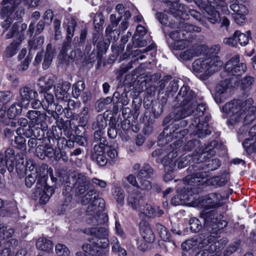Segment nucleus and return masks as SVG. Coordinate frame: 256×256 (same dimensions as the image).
I'll return each mask as SVG.
<instances>
[{"label": "nucleus", "mask_w": 256, "mask_h": 256, "mask_svg": "<svg viewBox=\"0 0 256 256\" xmlns=\"http://www.w3.org/2000/svg\"><path fill=\"white\" fill-rule=\"evenodd\" d=\"M157 18L160 22L164 26H166L170 28H175V22L172 20H169L168 16L164 13L158 12L156 14Z\"/></svg>", "instance_id": "nucleus-35"}, {"label": "nucleus", "mask_w": 256, "mask_h": 256, "mask_svg": "<svg viewBox=\"0 0 256 256\" xmlns=\"http://www.w3.org/2000/svg\"><path fill=\"white\" fill-rule=\"evenodd\" d=\"M26 116L30 120V125L38 126V128L43 130L46 128V115L38 110H30L28 112Z\"/></svg>", "instance_id": "nucleus-16"}, {"label": "nucleus", "mask_w": 256, "mask_h": 256, "mask_svg": "<svg viewBox=\"0 0 256 256\" xmlns=\"http://www.w3.org/2000/svg\"><path fill=\"white\" fill-rule=\"evenodd\" d=\"M12 96L10 91L0 92V104L9 102Z\"/></svg>", "instance_id": "nucleus-52"}, {"label": "nucleus", "mask_w": 256, "mask_h": 256, "mask_svg": "<svg viewBox=\"0 0 256 256\" xmlns=\"http://www.w3.org/2000/svg\"><path fill=\"white\" fill-rule=\"evenodd\" d=\"M20 104L23 107H26L30 102V100L36 98L38 94L37 92L28 87H24L20 90Z\"/></svg>", "instance_id": "nucleus-17"}, {"label": "nucleus", "mask_w": 256, "mask_h": 256, "mask_svg": "<svg viewBox=\"0 0 256 256\" xmlns=\"http://www.w3.org/2000/svg\"><path fill=\"white\" fill-rule=\"evenodd\" d=\"M178 96L184 98L182 102L183 104L187 105L196 106V96L194 92L190 90V88L184 86L180 90Z\"/></svg>", "instance_id": "nucleus-18"}, {"label": "nucleus", "mask_w": 256, "mask_h": 256, "mask_svg": "<svg viewBox=\"0 0 256 256\" xmlns=\"http://www.w3.org/2000/svg\"><path fill=\"white\" fill-rule=\"evenodd\" d=\"M198 144V142L196 140L190 141L184 146V150L186 151H191Z\"/></svg>", "instance_id": "nucleus-61"}, {"label": "nucleus", "mask_w": 256, "mask_h": 256, "mask_svg": "<svg viewBox=\"0 0 256 256\" xmlns=\"http://www.w3.org/2000/svg\"><path fill=\"white\" fill-rule=\"evenodd\" d=\"M153 170L149 166H146L141 169L138 174V184L137 189L144 192L148 191L152 188V184L150 180H148L152 174Z\"/></svg>", "instance_id": "nucleus-15"}, {"label": "nucleus", "mask_w": 256, "mask_h": 256, "mask_svg": "<svg viewBox=\"0 0 256 256\" xmlns=\"http://www.w3.org/2000/svg\"><path fill=\"white\" fill-rule=\"evenodd\" d=\"M208 170H214L217 169L220 166V162L218 159L208 160L206 162Z\"/></svg>", "instance_id": "nucleus-50"}, {"label": "nucleus", "mask_w": 256, "mask_h": 256, "mask_svg": "<svg viewBox=\"0 0 256 256\" xmlns=\"http://www.w3.org/2000/svg\"><path fill=\"white\" fill-rule=\"evenodd\" d=\"M188 13L189 14L192 16L194 19L196 20L201 22L202 21V15L198 12L196 11V10L190 9L188 10Z\"/></svg>", "instance_id": "nucleus-64"}, {"label": "nucleus", "mask_w": 256, "mask_h": 256, "mask_svg": "<svg viewBox=\"0 0 256 256\" xmlns=\"http://www.w3.org/2000/svg\"><path fill=\"white\" fill-rule=\"evenodd\" d=\"M90 118L89 109L87 106L83 108L82 111L79 114V120L80 126H85L88 124Z\"/></svg>", "instance_id": "nucleus-37"}, {"label": "nucleus", "mask_w": 256, "mask_h": 256, "mask_svg": "<svg viewBox=\"0 0 256 256\" xmlns=\"http://www.w3.org/2000/svg\"><path fill=\"white\" fill-rule=\"evenodd\" d=\"M70 84L68 82L58 83L54 86V94L56 98L63 100L67 97L68 92L70 88Z\"/></svg>", "instance_id": "nucleus-22"}, {"label": "nucleus", "mask_w": 256, "mask_h": 256, "mask_svg": "<svg viewBox=\"0 0 256 256\" xmlns=\"http://www.w3.org/2000/svg\"><path fill=\"white\" fill-rule=\"evenodd\" d=\"M246 14H234V18L235 22L239 24L244 23L246 20Z\"/></svg>", "instance_id": "nucleus-62"}, {"label": "nucleus", "mask_w": 256, "mask_h": 256, "mask_svg": "<svg viewBox=\"0 0 256 256\" xmlns=\"http://www.w3.org/2000/svg\"><path fill=\"white\" fill-rule=\"evenodd\" d=\"M44 42V38L38 36L34 39H31L28 42V48L30 50H36L42 48Z\"/></svg>", "instance_id": "nucleus-36"}, {"label": "nucleus", "mask_w": 256, "mask_h": 256, "mask_svg": "<svg viewBox=\"0 0 256 256\" xmlns=\"http://www.w3.org/2000/svg\"><path fill=\"white\" fill-rule=\"evenodd\" d=\"M104 150L106 151L104 152L106 154L112 159L116 158L118 156L116 146H110L105 147L104 146Z\"/></svg>", "instance_id": "nucleus-49"}, {"label": "nucleus", "mask_w": 256, "mask_h": 256, "mask_svg": "<svg viewBox=\"0 0 256 256\" xmlns=\"http://www.w3.org/2000/svg\"><path fill=\"white\" fill-rule=\"evenodd\" d=\"M188 132V130L187 129L181 130L178 132H176V130H174L172 132H170V136H172V138L174 137L176 139H178V140L174 142V144L175 146L177 148L179 144L182 143V141L181 140V139L183 138L184 136L186 135Z\"/></svg>", "instance_id": "nucleus-34"}, {"label": "nucleus", "mask_w": 256, "mask_h": 256, "mask_svg": "<svg viewBox=\"0 0 256 256\" xmlns=\"http://www.w3.org/2000/svg\"><path fill=\"white\" fill-rule=\"evenodd\" d=\"M122 16H120V18H117L115 14H110V24L106 27V32L107 33H110L112 31L115 30Z\"/></svg>", "instance_id": "nucleus-40"}, {"label": "nucleus", "mask_w": 256, "mask_h": 256, "mask_svg": "<svg viewBox=\"0 0 256 256\" xmlns=\"http://www.w3.org/2000/svg\"><path fill=\"white\" fill-rule=\"evenodd\" d=\"M189 224L192 232H198L202 228L200 222L196 218H190Z\"/></svg>", "instance_id": "nucleus-46"}, {"label": "nucleus", "mask_w": 256, "mask_h": 256, "mask_svg": "<svg viewBox=\"0 0 256 256\" xmlns=\"http://www.w3.org/2000/svg\"><path fill=\"white\" fill-rule=\"evenodd\" d=\"M82 204L84 205L90 204L88 209L92 211L94 207V210L96 212L102 211L105 206L104 200L98 198L94 190L88 192L82 199Z\"/></svg>", "instance_id": "nucleus-12"}, {"label": "nucleus", "mask_w": 256, "mask_h": 256, "mask_svg": "<svg viewBox=\"0 0 256 256\" xmlns=\"http://www.w3.org/2000/svg\"><path fill=\"white\" fill-rule=\"evenodd\" d=\"M55 54V50L52 48V45L49 44L46 48V52L44 58L42 66L44 69H47L50 66Z\"/></svg>", "instance_id": "nucleus-30"}, {"label": "nucleus", "mask_w": 256, "mask_h": 256, "mask_svg": "<svg viewBox=\"0 0 256 256\" xmlns=\"http://www.w3.org/2000/svg\"><path fill=\"white\" fill-rule=\"evenodd\" d=\"M254 78L250 76H246L242 79V84L244 88H250L254 83Z\"/></svg>", "instance_id": "nucleus-58"}, {"label": "nucleus", "mask_w": 256, "mask_h": 256, "mask_svg": "<svg viewBox=\"0 0 256 256\" xmlns=\"http://www.w3.org/2000/svg\"><path fill=\"white\" fill-rule=\"evenodd\" d=\"M113 100H116L118 102L121 103L123 106H126L129 103V100L126 93H122L121 95L116 92L114 94Z\"/></svg>", "instance_id": "nucleus-43"}, {"label": "nucleus", "mask_w": 256, "mask_h": 256, "mask_svg": "<svg viewBox=\"0 0 256 256\" xmlns=\"http://www.w3.org/2000/svg\"><path fill=\"white\" fill-rule=\"evenodd\" d=\"M18 244V241L14 238H12L8 241H4L3 242L2 248L9 252L8 249L11 246H16Z\"/></svg>", "instance_id": "nucleus-59"}, {"label": "nucleus", "mask_w": 256, "mask_h": 256, "mask_svg": "<svg viewBox=\"0 0 256 256\" xmlns=\"http://www.w3.org/2000/svg\"><path fill=\"white\" fill-rule=\"evenodd\" d=\"M240 56H234L226 64L224 72L222 76L226 78L220 81L216 88L215 100L217 103L224 101L230 95L228 78L231 76H238L244 74L246 70V64L243 62L240 63Z\"/></svg>", "instance_id": "nucleus-3"}, {"label": "nucleus", "mask_w": 256, "mask_h": 256, "mask_svg": "<svg viewBox=\"0 0 256 256\" xmlns=\"http://www.w3.org/2000/svg\"><path fill=\"white\" fill-rule=\"evenodd\" d=\"M206 176V172H198L186 176L184 182L188 185L198 184L199 183L204 182L207 180V179L204 180ZM208 183L212 186H221L227 183L228 178L226 176H216L208 179Z\"/></svg>", "instance_id": "nucleus-9"}, {"label": "nucleus", "mask_w": 256, "mask_h": 256, "mask_svg": "<svg viewBox=\"0 0 256 256\" xmlns=\"http://www.w3.org/2000/svg\"><path fill=\"white\" fill-rule=\"evenodd\" d=\"M200 238L202 240L200 242L198 241V248H202L204 247V246H208L210 243V239L208 236L206 238H204V236L202 234L200 237Z\"/></svg>", "instance_id": "nucleus-63"}, {"label": "nucleus", "mask_w": 256, "mask_h": 256, "mask_svg": "<svg viewBox=\"0 0 256 256\" xmlns=\"http://www.w3.org/2000/svg\"><path fill=\"white\" fill-rule=\"evenodd\" d=\"M196 38L194 32L190 33L187 35V38H182L180 40H176L172 42L170 44L171 48L174 50H182L190 45L191 40Z\"/></svg>", "instance_id": "nucleus-19"}, {"label": "nucleus", "mask_w": 256, "mask_h": 256, "mask_svg": "<svg viewBox=\"0 0 256 256\" xmlns=\"http://www.w3.org/2000/svg\"><path fill=\"white\" fill-rule=\"evenodd\" d=\"M54 80L52 78H46L45 77L40 78L39 79L38 86H39L40 93L48 92L54 86Z\"/></svg>", "instance_id": "nucleus-29"}, {"label": "nucleus", "mask_w": 256, "mask_h": 256, "mask_svg": "<svg viewBox=\"0 0 256 256\" xmlns=\"http://www.w3.org/2000/svg\"><path fill=\"white\" fill-rule=\"evenodd\" d=\"M210 150V148H205L204 149H202L201 148H196L194 150V152H193V154L194 156H196L198 154L199 158H202V156L204 158L206 157L208 155V151Z\"/></svg>", "instance_id": "nucleus-53"}, {"label": "nucleus", "mask_w": 256, "mask_h": 256, "mask_svg": "<svg viewBox=\"0 0 256 256\" xmlns=\"http://www.w3.org/2000/svg\"><path fill=\"white\" fill-rule=\"evenodd\" d=\"M175 28L178 30H172L168 34L169 36L173 41L182 38H187V35L190 32H199L201 31L200 28L188 23H180L178 26L175 25Z\"/></svg>", "instance_id": "nucleus-11"}, {"label": "nucleus", "mask_w": 256, "mask_h": 256, "mask_svg": "<svg viewBox=\"0 0 256 256\" xmlns=\"http://www.w3.org/2000/svg\"><path fill=\"white\" fill-rule=\"evenodd\" d=\"M220 49L219 45H215L209 50L212 56H205L204 58H198L193 62V71L196 73L200 74V76L202 79L208 78L222 66V62L216 56L220 51Z\"/></svg>", "instance_id": "nucleus-4"}, {"label": "nucleus", "mask_w": 256, "mask_h": 256, "mask_svg": "<svg viewBox=\"0 0 256 256\" xmlns=\"http://www.w3.org/2000/svg\"><path fill=\"white\" fill-rule=\"evenodd\" d=\"M44 157L46 156L48 158H52L56 155V150L50 146H46L44 147Z\"/></svg>", "instance_id": "nucleus-60"}, {"label": "nucleus", "mask_w": 256, "mask_h": 256, "mask_svg": "<svg viewBox=\"0 0 256 256\" xmlns=\"http://www.w3.org/2000/svg\"><path fill=\"white\" fill-rule=\"evenodd\" d=\"M127 201L128 206L133 210L139 212L140 215L152 218L154 216L155 210L150 204H144V194L136 189H128Z\"/></svg>", "instance_id": "nucleus-8"}, {"label": "nucleus", "mask_w": 256, "mask_h": 256, "mask_svg": "<svg viewBox=\"0 0 256 256\" xmlns=\"http://www.w3.org/2000/svg\"><path fill=\"white\" fill-rule=\"evenodd\" d=\"M156 228L160 236L163 240L168 241L170 240V234L165 226L158 224Z\"/></svg>", "instance_id": "nucleus-38"}, {"label": "nucleus", "mask_w": 256, "mask_h": 256, "mask_svg": "<svg viewBox=\"0 0 256 256\" xmlns=\"http://www.w3.org/2000/svg\"><path fill=\"white\" fill-rule=\"evenodd\" d=\"M177 152L175 150H173L164 158L162 162L164 167V171L166 172H172L176 164V158L177 156Z\"/></svg>", "instance_id": "nucleus-21"}, {"label": "nucleus", "mask_w": 256, "mask_h": 256, "mask_svg": "<svg viewBox=\"0 0 256 256\" xmlns=\"http://www.w3.org/2000/svg\"><path fill=\"white\" fill-rule=\"evenodd\" d=\"M44 98L42 100V108L48 113L54 116L55 113L54 108L55 107V104L54 102V96L48 92L43 93Z\"/></svg>", "instance_id": "nucleus-20"}, {"label": "nucleus", "mask_w": 256, "mask_h": 256, "mask_svg": "<svg viewBox=\"0 0 256 256\" xmlns=\"http://www.w3.org/2000/svg\"><path fill=\"white\" fill-rule=\"evenodd\" d=\"M26 184L27 187L31 188L38 178L36 188L35 191L36 196L40 198L42 204H46L50 197L54 192V188L52 186H48L46 183L47 177L46 170L44 168L42 174H35L34 173L26 174Z\"/></svg>", "instance_id": "nucleus-7"}, {"label": "nucleus", "mask_w": 256, "mask_h": 256, "mask_svg": "<svg viewBox=\"0 0 256 256\" xmlns=\"http://www.w3.org/2000/svg\"><path fill=\"white\" fill-rule=\"evenodd\" d=\"M244 1V0H230L232 3L230 8L235 12L234 14L248 13L246 7L242 4Z\"/></svg>", "instance_id": "nucleus-27"}, {"label": "nucleus", "mask_w": 256, "mask_h": 256, "mask_svg": "<svg viewBox=\"0 0 256 256\" xmlns=\"http://www.w3.org/2000/svg\"><path fill=\"white\" fill-rule=\"evenodd\" d=\"M68 183L72 184L75 188L76 194L80 196L85 192L88 189V181L87 178L78 172H72L68 178Z\"/></svg>", "instance_id": "nucleus-13"}, {"label": "nucleus", "mask_w": 256, "mask_h": 256, "mask_svg": "<svg viewBox=\"0 0 256 256\" xmlns=\"http://www.w3.org/2000/svg\"><path fill=\"white\" fill-rule=\"evenodd\" d=\"M223 42L224 44L233 47H236L238 45L237 40L234 36V34L232 36L224 38Z\"/></svg>", "instance_id": "nucleus-57"}, {"label": "nucleus", "mask_w": 256, "mask_h": 256, "mask_svg": "<svg viewBox=\"0 0 256 256\" xmlns=\"http://www.w3.org/2000/svg\"><path fill=\"white\" fill-rule=\"evenodd\" d=\"M146 33V28L141 25H138L136 27V32L133 36V38L139 40L141 36H143Z\"/></svg>", "instance_id": "nucleus-55"}, {"label": "nucleus", "mask_w": 256, "mask_h": 256, "mask_svg": "<svg viewBox=\"0 0 256 256\" xmlns=\"http://www.w3.org/2000/svg\"><path fill=\"white\" fill-rule=\"evenodd\" d=\"M76 26V22L74 20H71L68 23V25L66 28V38L72 39L74 36L75 27Z\"/></svg>", "instance_id": "nucleus-51"}, {"label": "nucleus", "mask_w": 256, "mask_h": 256, "mask_svg": "<svg viewBox=\"0 0 256 256\" xmlns=\"http://www.w3.org/2000/svg\"><path fill=\"white\" fill-rule=\"evenodd\" d=\"M112 194L116 202L122 206L124 204V192L122 188L117 186H114L112 190Z\"/></svg>", "instance_id": "nucleus-31"}, {"label": "nucleus", "mask_w": 256, "mask_h": 256, "mask_svg": "<svg viewBox=\"0 0 256 256\" xmlns=\"http://www.w3.org/2000/svg\"><path fill=\"white\" fill-rule=\"evenodd\" d=\"M252 104L253 100L251 98L244 101L234 100L226 103L221 109L223 112L228 115V123L234 124L242 122L250 112L254 111L256 108L252 106Z\"/></svg>", "instance_id": "nucleus-5"}, {"label": "nucleus", "mask_w": 256, "mask_h": 256, "mask_svg": "<svg viewBox=\"0 0 256 256\" xmlns=\"http://www.w3.org/2000/svg\"><path fill=\"white\" fill-rule=\"evenodd\" d=\"M43 170H42V169L40 168L38 170L37 168H36L34 162L32 160H29L26 162V174L30 173H34L35 174H42Z\"/></svg>", "instance_id": "nucleus-45"}, {"label": "nucleus", "mask_w": 256, "mask_h": 256, "mask_svg": "<svg viewBox=\"0 0 256 256\" xmlns=\"http://www.w3.org/2000/svg\"><path fill=\"white\" fill-rule=\"evenodd\" d=\"M21 0H2V5L4 6L0 12L2 18L6 19L2 22L1 26L3 32L8 30L5 38L8 40L16 37L5 48L4 52V56L10 58L15 56L22 42L24 39V31L27 28L26 24H22L20 28V22H13L12 19L18 20L22 17L24 14L23 10H18L16 12V6L20 4Z\"/></svg>", "instance_id": "nucleus-1"}, {"label": "nucleus", "mask_w": 256, "mask_h": 256, "mask_svg": "<svg viewBox=\"0 0 256 256\" xmlns=\"http://www.w3.org/2000/svg\"><path fill=\"white\" fill-rule=\"evenodd\" d=\"M206 110V106L203 104H199L196 108V115L198 116L193 120L191 128H194L193 132L195 134H198L200 137L205 135H208L210 134V131L208 130V124L206 122L204 124L200 123V117L204 114Z\"/></svg>", "instance_id": "nucleus-10"}, {"label": "nucleus", "mask_w": 256, "mask_h": 256, "mask_svg": "<svg viewBox=\"0 0 256 256\" xmlns=\"http://www.w3.org/2000/svg\"><path fill=\"white\" fill-rule=\"evenodd\" d=\"M250 36V32L248 31L246 34L242 33L239 30H236L234 33V36L236 38L237 42L242 46L246 45L249 40V38Z\"/></svg>", "instance_id": "nucleus-33"}, {"label": "nucleus", "mask_w": 256, "mask_h": 256, "mask_svg": "<svg viewBox=\"0 0 256 256\" xmlns=\"http://www.w3.org/2000/svg\"><path fill=\"white\" fill-rule=\"evenodd\" d=\"M202 48L201 46H193L192 48L182 52L180 56L183 60H190L195 56H198L202 52Z\"/></svg>", "instance_id": "nucleus-25"}, {"label": "nucleus", "mask_w": 256, "mask_h": 256, "mask_svg": "<svg viewBox=\"0 0 256 256\" xmlns=\"http://www.w3.org/2000/svg\"><path fill=\"white\" fill-rule=\"evenodd\" d=\"M112 250L115 253H117L118 256H126V250L121 248L120 246L119 242H118L116 238L113 240L112 242Z\"/></svg>", "instance_id": "nucleus-41"}, {"label": "nucleus", "mask_w": 256, "mask_h": 256, "mask_svg": "<svg viewBox=\"0 0 256 256\" xmlns=\"http://www.w3.org/2000/svg\"><path fill=\"white\" fill-rule=\"evenodd\" d=\"M194 159L193 156H190V154L186 156H181L178 162V167L179 168H182L188 164L190 161H194Z\"/></svg>", "instance_id": "nucleus-48"}, {"label": "nucleus", "mask_w": 256, "mask_h": 256, "mask_svg": "<svg viewBox=\"0 0 256 256\" xmlns=\"http://www.w3.org/2000/svg\"><path fill=\"white\" fill-rule=\"evenodd\" d=\"M22 106L20 104H14L7 110L2 108L0 110V122L5 125L8 124L10 120L14 118L21 113Z\"/></svg>", "instance_id": "nucleus-14"}, {"label": "nucleus", "mask_w": 256, "mask_h": 256, "mask_svg": "<svg viewBox=\"0 0 256 256\" xmlns=\"http://www.w3.org/2000/svg\"><path fill=\"white\" fill-rule=\"evenodd\" d=\"M85 88V84L84 82L78 81L73 85L72 94L74 98H78L81 92L84 90Z\"/></svg>", "instance_id": "nucleus-42"}, {"label": "nucleus", "mask_w": 256, "mask_h": 256, "mask_svg": "<svg viewBox=\"0 0 256 256\" xmlns=\"http://www.w3.org/2000/svg\"><path fill=\"white\" fill-rule=\"evenodd\" d=\"M55 251L57 256H71L70 252L68 248L62 244H56Z\"/></svg>", "instance_id": "nucleus-39"}, {"label": "nucleus", "mask_w": 256, "mask_h": 256, "mask_svg": "<svg viewBox=\"0 0 256 256\" xmlns=\"http://www.w3.org/2000/svg\"><path fill=\"white\" fill-rule=\"evenodd\" d=\"M149 242L142 238L137 240L138 248L141 251H144L148 248Z\"/></svg>", "instance_id": "nucleus-56"}, {"label": "nucleus", "mask_w": 256, "mask_h": 256, "mask_svg": "<svg viewBox=\"0 0 256 256\" xmlns=\"http://www.w3.org/2000/svg\"><path fill=\"white\" fill-rule=\"evenodd\" d=\"M32 125L29 124L28 126L18 128L16 130V134L18 135H23L27 138H30L32 136L33 130L31 128Z\"/></svg>", "instance_id": "nucleus-47"}, {"label": "nucleus", "mask_w": 256, "mask_h": 256, "mask_svg": "<svg viewBox=\"0 0 256 256\" xmlns=\"http://www.w3.org/2000/svg\"><path fill=\"white\" fill-rule=\"evenodd\" d=\"M168 6H169L170 12L176 16L180 15V10H179L180 6L178 3V0H173V2L169 1L168 2Z\"/></svg>", "instance_id": "nucleus-44"}, {"label": "nucleus", "mask_w": 256, "mask_h": 256, "mask_svg": "<svg viewBox=\"0 0 256 256\" xmlns=\"http://www.w3.org/2000/svg\"><path fill=\"white\" fill-rule=\"evenodd\" d=\"M104 146L95 145L94 146V157L96 158L98 164L100 166H104L108 162V158L104 151Z\"/></svg>", "instance_id": "nucleus-24"}, {"label": "nucleus", "mask_w": 256, "mask_h": 256, "mask_svg": "<svg viewBox=\"0 0 256 256\" xmlns=\"http://www.w3.org/2000/svg\"><path fill=\"white\" fill-rule=\"evenodd\" d=\"M85 231L93 236L94 238L91 244L83 246V250L92 256H104L106 254L104 249L109 245L108 230L104 228H92Z\"/></svg>", "instance_id": "nucleus-6"}, {"label": "nucleus", "mask_w": 256, "mask_h": 256, "mask_svg": "<svg viewBox=\"0 0 256 256\" xmlns=\"http://www.w3.org/2000/svg\"><path fill=\"white\" fill-rule=\"evenodd\" d=\"M36 246L40 250L48 252L52 248V243L46 238H40L38 240Z\"/></svg>", "instance_id": "nucleus-32"}, {"label": "nucleus", "mask_w": 256, "mask_h": 256, "mask_svg": "<svg viewBox=\"0 0 256 256\" xmlns=\"http://www.w3.org/2000/svg\"><path fill=\"white\" fill-rule=\"evenodd\" d=\"M184 108L182 110H178L176 112L174 113V118L176 120H179L184 118L190 115L193 112V108L194 106L187 105L183 104Z\"/></svg>", "instance_id": "nucleus-28"}, {"label": "nucleus", "mask_w": 256, "mask_h": 256, "mask_svg": "<svg viewBox=\"0 0 256 256\" xmlns=\"http://www.w3.org/2000/svg\"><path fill=\"white\" fill-rule=\"evenodd\" d=\"M223 198L220 194L212 193L198 200V206L204 210L201 217L204 221V226L210 232L216 229H222L227 225L223 220L224 216L216 208L222 203Z\"/></svg>", "instance_id": "nucleus-2"}, {"label": "nucleus", "mask_w": 256, "mask_h": 256, "mask_svg": "<svg viewBox=\"0 0 256 256\" xmlns=\"http://www.w3.org/2000/svg\"><path fill=\"white\" fill-rule=\"evenodd\" d=\"M187 198H185L184 196H182V194L174 196L170 200L172 204L174 206H178L182 204L184 200H186Z\"/></svg>", "instance_id": "nucleus-54"}, {"label": "nucleus", "mask_w": 256, "mask_h": 256, "mask_svg": "<svg viewBox=\"0 0 256 256\" xmlns=\"http://www.w3.org/2000/svg\"><path fill=\"white\" fill-rule=\"evenodd\" d=\"M140 232L142 238L148 242H152L154 240L155 236L154 232L146 222H140Z\"/></svg>", "instance_id": "nucleus-23"}, {"label": "nucleus", "mask_w": 256, "mask_h": 256, "mask_svg": "<svg viewBox=\"0 0 256 256\" xmlns=\"http://www.w3.org/2000/svg\"><path fill=\"white\" fill-rule=\"evenodd\" d=\"M205 10L208 14L207 19L212 24H215L220 20L218 12L211 5L207 6Z\"/></svg>", "instance_id": "nucleus-26"}]
</instances>
